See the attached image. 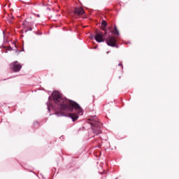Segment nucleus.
<instances>
[{
  "label": "nucleus",
  "instance_id": "obj_1",
  "mask_svg": "<svg viewBox=\"0 0 179 179\" xmlns=\"http://www.w3.org/2000/svg\"><path fill=\"white\" fill-rule=\"evenodd\" d=\"M52 96L55 103H56L57 112L55 114L57 117H69V118H71L73 122H75L79 118L78 115H83V110H82V108H80V106L78 103L72 100H68L58 91L53 92ZM73 110L78 111V115L76 113H69L68 115L64 113V111L72 113Z\"/></svg>",
  "mask_w": 179,
  "mask_h": 179
},
{
  "label": "nucleus",
  "instance_id": "obj_2",
  "mask_svg": "<svg viewBox=\"0 0 179 179\" xmlns=\"http://www.w3.org/2000/svg\"><path fill=\"white\" fill-rule=\"evenodd\" d=\"M93 134L100 135L101 134V122L99 121L97 116H92L89 120Z\"/></svg>",
  "mask_w": 179,
  "mask_h": 179
},
{
  "label": "nucleus",
  "instance_id": "obj_3",
  "mask_svg": "<svg viewBox=\"0 0 179 179\" xmlns=\"http://www.w3.org/2000/svg\"><path fill=\"white\" fill-rule=\"evenodd\" d=\"M10 69L13 72H19L22 69V64L17 61L13 62L10 64Z\"/></svg>",
  "mask_w": 179,
  "mask_h": 179
},
{
  "label": "nucleus",
  "instance_id": "obj_4",
  "mask_svg": "<svg viewBox=\"0 0 179 179\" xmlns=\"http://www.w3.org/2000/svg\"><path fill=\"white\" fill-rule=\"evenodd\" d=\"M106 42L109 47H117L118 48V46L115 44L117 39L114 36H109L106 39Z\"/></svg>",
  "mask_w": 179,
  "mask_h": 179
},
{
  "label": "nucleus",
  "instance_id": "obj_5",
  "mask_svg": "<svg viewBox=\"0 0 179 179\" xmlns=\"http://www.w3.org/2000/svg\"><path fill=\"white\" fill-rule=\"evenodd\" d=\"M94 40L96 41V43H103V32L97 33L94 36Z\"/></svg>",
  "mask_w": 179,
  "mask_h": 179
},
{
  "label": "nucleus",
  "instance_id": "obj_6",
  "mask_svg": "<svg viewBox=\"0 0 179 179\" xmlns=\"http://www.w3.org/2000/svg\"><path fill=\"white\" fill-rule=\"evenodd\" d=\"M74 13L75 15H78V16H80L81 15H84L85 10L82 7H76L74 8Z\"/></svg>",
  "mask_w": 179,
  "mask_h": 179
},
{
  "label": "nucleus",
  "instance_id": "obj_7",
  "mask_svg": "<svg viewBox=\"0 0 179 179\" xmlns=\"http://www.w3.org/2000/svg\"><path fill=\"white\" fill-rule=\"evenodd\" d=\"M29 22L26 20L22 24V26H24V27L27 29V30L25 31V33H27L28 31H31V30H33V28L29 26Z\"/></svg>",
  "mask_w": 179,
  "mask_h": 179
},
{
  "label": "nucleus",
  "instance_id": "obj_8",
  "mask_svg": "<svg viewBox=\"0 0 179 179\" xmlns=\"http://www.w3.org/2000/svg\"><path fill=\"white\" fill-rule=\"evenodd\" d=\"M113 34H115L116 36H120V31H118V29H117V26L115 25L114 30L113 31Z\"/></svg>",
  "mask_w": 179,
  "mask_h": 179
},
{
  "label": "nucleus",
  "instance_id": "obj_9",
  "mask_svg": "<svg viewBox=\"0 0 179 179\" xmlns=\"http://www.w3.org/2000/svg\"><path fill=\"white\" fill-rule=\"evenodd\" d=\"M47 106H48V111H51V108H54V106L53 105H52V103H50V102H47Z\"/></svg>",
  "mask_w": 179,
  "mask_h": 179
},
{
  "label": "nucleus",
  "instance_id": "obj_10",
  "mask_svg": "<svg viewBox=\"0 0 179 179\" xmlns=\"http://www.w3.org/2000/svg\"><path fill=\"white\" fill-rule=\"evenodd\" d=\"M101 24L103 26V27H106L107 22H106V20H102Z\"/></svg>",
  "mask_w": 179,
  "mask_h": 179
},
{
  "label": "nucleus",
  "instance_id": "obj_11",
  "mask_svg": "<svg viewBox=\"0 0 179 179\" xmlns=\"http://www.w3.org/2000/svg\"><path fill=\"white\" fill-rule=\"evenodd\" d=\"M8 50L10 51L11 50H13V48H12V47L9 46Z\"/></svg>",
  "mask_w": 179,
  "mask_h": 179
},
{
  "label": "nucleus",
  "instance_id": "obj_12",
  "mask_svg": "<svg viewBox=\"0 0 179 179\" xmlns=\"http://www.w3.org/2000/svg\"><path fill=\"white\" fill-rule=\"evenodd\" d=\"M118 66H122V64L119 63V64H118Z\"/></svg>",
  "mask_w": 179,
  "mask_h": 179
},
{
  "label": "nucleus",
  "instance_id": "obj_13",
  "mask_svg": "<svg viewBox=\"0 0 179 179\" xmlns=\"http://www.w3.org/2000/svg\"><path fill=\"white\" fill-rule=\"evenodd\" d=\"M13 45L16 47V44L15 43H13Z\"/></svg>",
  "mask_w": 179,
  "mask_h": 179
},
{
  "label": "nucleus",
  "instance_id": "obj_14",
  "mask_svg": "<svg viewBox=\"0 0 179 179\" xmlns=\"http://www.w3.org/2000/svg\"><path fill=\"white\" fill-rule=\"evenodd\" d=\"M38 17H40V15H39V14H37V15H36Z\"/></svg>",
  "mask_w": 179,
  "mask_h": 179
},
{
  "label": "nucleus",
  "instance_id": "obj_15",
  "mask_svg": "<svg viewBox=\"0 0 179 179\" xmlns=\"http://www.w3.org/2000/svg\"><path fill=\"white\" fill-rule=\"evenodd\" d=\"M96 48H97V47L94 48V49H96Z\"/></svg>",
  "mask_w": 179,
  "mask_h": 179
},
{
  "label": "nucleus",
  "instance_id": "obj_16",
  "mask_svg": "<svg viewBox=\"0 0 179 179\" xmlns=\"http://www.w3.org/2000/svg\"><path fill=\"white\" fill-rule=\"evenodd\" d=\"M115 179H117V178H115Z\"/></svg>",
  "mask_w": 179,
  "mask_h": 179
}]
</instances>
